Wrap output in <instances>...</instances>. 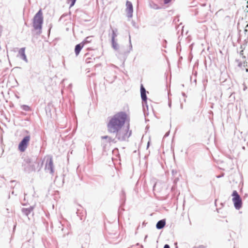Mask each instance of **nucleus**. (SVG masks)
<instances>
[{
    "label": "nucleus",
    "mask_w": 248,
    "mask_h": 248,
    "mask_svg": "<svg viewBox=\"0 0 248 248\" xmlns=\"http://www.w3.org/2000/svg\"><path fill=\"white\" fill-rule=\"evenodd\" d=\"M130 117L124 111H120L110 117L107 124L108 130L109 133H115L118 140L124 141L131 135L129 130Z\"/></svg>",
    "instance_id": "obj_1"
},
{
    "label": "nucleus",
    "mask_w": 248,
    "mask_h": 248,
    "mask_svg": "<svg viewBox=\"0 0 248 248\" xmlns=\"http://www.w3.org/2000/svg\"><path fill=\"white\" fill-rule=\"evenodd\" d=\"M43 22V16L42 10L40 9L34 16L33 18V27L36 30L40 31L42 29V25Z\"/></svg>",
    "instance_id": "obj_2"
},
{
    "label": "nucleus",
    "mask_w": 248,
    "mask_h": 248,
    "mask_svg": "<svg viewBox=\"0 0 248 248\" xmlns=\"http://www.w3.org/2000/svg\"><path fill=\"white\" fill-rule=\"evenodd\" d=\"M232 196L234 207L236 209L239 210L242 206V201L240 196L236 190H234L232 192Z\"/></svg>",
    "instance_id": "obj_3"
},
{
    "label": "nucleus",
    "mask_w": 248,
    "mask_h": 248,
    "mask_svg": "<svg viewBox=\"0 0 248 248\" xmlns=\"http://www.w3.org/2000/svg\"><path fill=\"white\" fill-rule=\"evenodd\" d=\"M30 140V137L29 136H26L21 140L18 145V149L20 152H24L27 148L29 141Z\"/></svg>",
    "instance_id": "obj_4"
},
{
    "label": "nucleus",
    "mask_w": 248,
    "mask_h": 248,
    "mask_svg": "<svg viewBox=\"0 0 248 248\" xmlns=\"http://www.w3.org/2000/svg\"><path fill=\"white\" fill-rule=\"evenodd\" d=\"M44 160L46 161V169L50 170L51 172H53V160L50 156L47 155L45 157Z\"/></svg>",
    "instance_id": "obj_5"
},
{
    "label": "nucleus",
    "mask_w": 248,
    "mask_h": 248,
    "mask_svg": "<svg viewBox=\"0 0 248 248\" xmlns=\"http://www.w3.org/2000/svg\"><path fill=\"white\" fill-rule=\"evenodd\" d=\"M126 11L128 17H132L133 13V5L131 2L127 1L126 3Z\"/></svg>",
    "instance_id": "obj_6"
},
{
    "label": "nucleus",
    "mask_w": 248,
    "mask_h": 248,
    "mask_svg": "<svg viewBox=\"0 0 248 248\" xmlns=\"http://www.w3.org/2000/svg\"><path fill=\"white\" fill-rule=\"evenodd\" d=\"M87 41H84L76 46L75 48V52L76 56L78 55L80 50L84 47V45L87 43Z\"/></svg>",
    "instance_id": "obj_7"
},
{
    "label": "nucleus",
    "mask_w": 248,
    "mask_h": 248,
    "mask_svg": "<svg viewBox=\"0 0 248 248\" xmlns=\"http://www.w3.org/2000/svg\"><path fill=\"white\" fill-rule=\"evenodd\" d=\"M166 225L165 219H162L159 220L156 225V227L158 229H161L163 228Z\"/></svg>",
    "instance_id": "obj_8"
},
{
    "label": "nucleus",
    "mask_w": 248,
    "mask_h": 248,
    "mask_svg": "<svg viewBox=\"0 0 248 248\" xmlns=\"http://www.w3.org/2000/svg\"><path fill=\"white\" fill-rule=\"evenodd\" d=\"M19 54L22 59L26 62H27V59L25 55V48H21L19 50Z\"/></svg>",
    "instance_id": "obj_9"
},
{
    "label": "nucleus",
    "mask_w": 248,
    "mask_h": 248,
    "mask_svg": "<svg viewBox=\"0 0 248 248\" xmlns=\"http://www.w3.org/2000/svg\"><path fill=\"white\" fill-rule=\"evenodd\" d=\"M140 92H141V97L143 101H146L147 100V97L146 95V91L142 85H141V86Z\"/></svg>",
    "instance_id": "obj_10"
},
{
    "label": "nucleus",
    "mask_w": 248,
    "mask_h": 248,
    "mask_svg": "<svg viewBox=\"0 0 248 248\" xmlns=\"http://www.w3.org/2000/svg\"><path fill=\"white\" fill-rule=\"evenodd\" d=\"M32 211V208L31 207L29 208H23L22 209L23 213L27 216L30 214Z\"/></svg>",
    "instance_id": "obj_11"
},
{
    "label": "nucleus",
    "mask_w": 248,
    "mask_h": 248,
    "mask_svg": "<svg viewBox=\"0 0 248 248\" xmlns=\"http://www.w3.org/2000/svg\"><path fill=\"white\" fill-rule=\"evenodd\" d=\"M76 0H67V2L70 4V7H72L76 2Z\"/></svg>",
    "instance_id": "obj_12"
},
{
    "label": "nucleus",
    "mask_w": 248,
    "mask_h": 248,
    "mask_svg": "<svg viewBox=\"0 0 248 248\" xmlns=\"http://www.w3.org/2000/svg\"><path fill=\"white\" fill-rule=\"evenodd\" d=\"M108 140V142L109 143H110V142L116 143V141L115 140V139H112L110 137H109Z\"/></svg>",
    "instance_id": "obj_13"
},
{
    "label": "nucleus",
    "mask_w": 248,
    "mask_h": 248,
    "mask_svg": "<svg viewBox=\"0 0 248 248\" xmlns=\"http://www.w3.org/2000/svg\"><path fill=\"white\" fill-rule=\"evenodd\" d=\"M171 0H164V2L165 4L169 3L171 1Z\"/></svg>",
    "instance_id": "obj_14"
},
{
    "label": "nucleus",
    "mask_w": 248,
    "mask_h": 248,
    "mask_svg": "<svg viewBox=\"0 0 248 248\" xmlns=\"http://www.w3.org/2000/svg\"><path fill=\"white\" fill-rule=\"evenodd\" d=\"M102 139H108L109 137L108 136H103L101 137Z\"/></svg>",
    "instance_id": "obj_15"
},
{
    "label": "nucleus",
    "mask_w": 248,
    "mask_h": 248,
    "mask_svg": "<svg viewBox=\"0 0 248 248\" xmlns=\"http://www.w3.org/2000/svg\"><path fill=\"white\" fill-rule=\"evenodd\" d=\"M243 51H243V50H241V51L240 52V54L241 56H243L244 57H245V56H244V53H243Z\"/></svg>",
    "instance_id": "obj_16"
},
{
    "label": "nucleus",
    "mask_w": 248,
    "mask_h": 248,
    "mask_svg": "<svg viewBox=\"0 0 248 248\" xmlns=\"http://www.w3.org/2000/svg\"><path fill=\"white\" fill-rule=\"evenodd\" d=\"M164 248H170V246L168 245H165L164 247Z\"/></svg>",
    "instance_id": "obj_17"
}]
</instances>
